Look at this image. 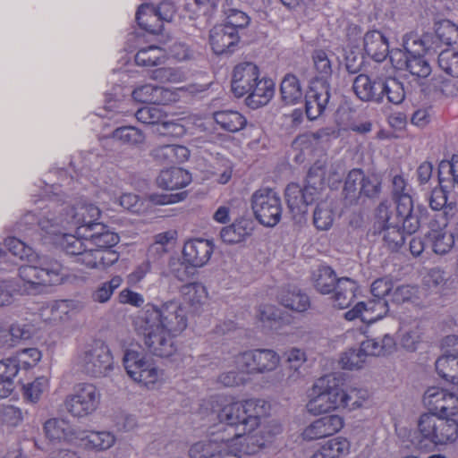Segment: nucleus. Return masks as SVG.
<instances>
[{
	"label": "nucleus",
	"mask_w": 458,
	"mask_h": 458,
	"mask_svg": "<svg viewBox=\"0 0 458 458\" xmlns=\"http://www.w3.org/2000/svg\"><path fill=\"white\" fill-rule=\"evenodd\" d=\"M312 394L314 396L307 403V409L313 414L346 408L345 391L339 387L338 380L333 375L318 379L314 385Z\"/></svg>",
	"instance_id": "obj_5"
},
{
	"label": "nucleus",
	"mask_w": 458,
	"mask_h": 458,
	"mask_svg": "<svg viewBox=\"0 0 458 458\" xmlns=\"http://www.w3.org/2000/svg\"><path fill=\"white\" fill-rule=\"evenodd\" d=\"M101 393L90 383H80L73 387L72 394L64 400L66 411L77 418L92 414L99 406Z\"/></svg>",
	"instance_id": "obj_9"
},
{
	"label": "nucleus",
	"mask_w": 458,
	"mask_h": 458,
	"mask_svg": "<svg viewBox=\"0 0 458 458\" xmlns=\"http://www.w3.org/2000/svg\"><path fill=\"white\" fill-rule=\"evenodd\" d=\"M308 96L323 106L326 110L330 104L331 87L328 81L326 80H312L310 88L306 93Z\"/></svg>",
	"instance_id": "obj_47"
},
{
	"label": "nucleus",
	"mask_w": 458,
	"mask_h": 458,
	"mask_svg": "<svg viewBox=\"0 0 458 458\" xmlns=\"http://www.w3.org/2000/svg\"><path fill=\"white\" fill-rule=\"evenodd\" d=\"M312 58L315 70L318 73L314 80L328 81L332 74V66L327 53L323 50H316L313 53Z\"/></svg>",
	"instance_id": "obj_58"
},
{
	"label": "nucleus",
	"mask_w": 458,
	"mask_h": 458,
	"mask_svg": "<svg viewBox=\"0 0 458 458\" xmlns=\"http://www.w3.org/2000/svg\"><path fill=\"white\" fill-rule=\"evenodd\" d=\"M421 340V330L419 325L409 327H403L400 334V344L407 351L413 352Z\"/></svg>",
	"instance_id": "obj_56"
},
{
	"label": "nucleus",
	"mask_w": 458,
	"mask_h": 458,
	"mask_svg": "<svg viewBox=\"0 0 458 458\" xmlns=\"http://www.w3.org/2000/svg\"><path fill=\"white\" fill-rule=\"evenodd\" d=\"M66 220V208H60L55 202L51 201L38 213L37 225L53 240L69 227Z\"/></svg>",
	"instance_id": "obj_13"
},
{
	"label": "nucleus",
	"mask_w": 458,
	"mask_h": 458,
	"mask_svg": "<svg viewBox=\"0 0 458 458\" xmlns=\"http://www.w3.org/2000/svg\"><path fill=\"white\" fill-rule=\"evenodd\" d=\"M439 184H448L450 189L458 188V155L450 160H443L438 165Z\"/></svg>",
	"instance_id": "obj_44"
},
{
	"label": "nucleus",
	"mask_w": 458,
	"mask_h": 458,
	"mask_svg": "<svg viewBox=\"0 0 458 458\" xmlns=\"http://www.w3.org/2000/svg\"><path fill=\"white\" fill-rule=\"evenodd\" d=\"M327 164V158L326 157L319 158L309 169L306 177L305 184L312 190V192H316L318 195H319L324 185Z\"/></svg>",
	"instance_id": "obj_45"
},
{
	"label": "nucleus",
	"mask_w": 458,
	"mask_h": 458,
	"mask_svg": "<svg viewBox=\"0 0 458 458\" xmlns=\"http://www.w3.org/2000/svg\"><path fill=\"white\" fill-rule=\"evenodd\" d=\"M163 93H167V91L161 87L146 84L136 88L132 91V98L140 103L157 104L162 101Z\"/></svg>",
	"instance_id": "obj_51"
},
{
	"label": "nucleus",
	"mask_w": 458,
	"mask_h": 458,
	"mask_svg": "<svg viewBox=\"0 0 458 458\" xmlns=\"http://www.w3.org/2000/svg\"><path fill=\"white\" fill-rule=\"evenodd\" d=\"M34 332L33 326L25 322L13 323L9 327V335L11 336L12 344L18 343L21 340L30 339Z\"/></svg>",
	"instance_id": "obj_63"
},
{
	"label": "nucleus",
	"mask_w": 458,
	"mask_h": 458,
	"mask_svg": "<svg viewBox=\"0 0 458 458\" xmlns=\"http://www.w3.org/2000/svg\"><path fill=\"white\" fill-rule=\"evenodd\" d=\"M272 80H258L253 85L246 98L247 105L251 108H258L267 105L272 98L275 88Z\"/></svg>",
	"instance_id": "obj_34"
},
{
	"label": "nucleus",
	"mask_w": 458,
	"mask_h": 458,
	"mask_svg": "<svg viewBox=\"0 0 458 458\" xmlns=\"http://www.w3.org/2000/svg\"><path fill=\"white\" fill-rule=\"evenodd\" d=\"M445 343L452 348L436 360V370L446 381L458 385V338L447 336Z\"/></svg>",
	"instance_id": "obj_16"
},
{
	"label": "nucleus",
	"mask_w": 458,
	"mask_h": 458,
	"mask_svg": "<svg viewBox=\"0 0 458 458\" xmlns=\"http://www.w3.org/2000/svg\"><path fill=\"white\" fill-rule=\"evenodd\" d=\"M389 310L388 301L385 299L372 298L367 302H358L344 317L347 320L360 318L363 322H374L382 318Z\"/></svg>",
	"instance_id": "obj_17"
},
{
	"label": "nucleus",
	"mask_w": 458,
	"mask_h": 458,
	"mask_svg": "<svg viewBox=\"0 0 458 458\" xmlns=\"http://www.w3.org/2000/svg\"><path fill=\"white\" fill-rule=\"evenodd\" d=\"M269 409V403L261 399L232 402L223 405L217 418L222 423L241 428L237 435H242L254 431Z\"/></svg>",
	"instance_id": "obj_2"
},
{
	"label": "nucleus",
	"mask_w": 458,
	"mask_h": 458,
	"mask_svg": "<svg viewBox=\"0 0 458 458\" xmlns=\"http://www.w3.org/2000/svg\"><path fill=\"white\" fill-rule=\"evenodd\" d=\"M239 39L237 31H233L232 27H226L224 24L215 26L210 30L209 43L216 55L233 52Z\"/></svg>",
	"instance_id": "obj_25"
},
{
	"label": "nucleus",
	"mask_w": 458,
	"mask_h": 458,
	"mask_svg": "<svg viewBox=\"0 0 458 458\" xmlns=\"http://www.w3.org/2000/svg\"><path fill=\"white\" fill-rule=\"evenodd\" d=\"M436 38L444 45L458 47V25L445 20L437 24Z\"/></svg>",
	"instance_id": "obj_52"
},
{
	"label": "nucleus",
	"mask_w": 458,
	"mask_h": 458,
	"mask_svg": "<svg viewBox=\"0 0 458 458\" xmlns=\"http://www.w3.org/2000/svg\"><path fill=\"white\" fill-rule=\"evenodd\" d=\"M450 190V185L440 184L439 188L431 191L428 205L432 210L437 212L433 218H445L449 221L457 213L456 201L449 200L448 198Z\"/></svg>",
	"instance_id": "obj_23"
},
{
	"label": "nucleus",
	"mask_w": 458,
	"mask_h": 458,
	"mask_svg": "<svg viewBox=\"0 0 458 458\" xmlns=\"http://www.w3.org/2000/svg\"><path fill=\"white\" fill-rule=\"evenodd\" d=\"M134 327L138 335L143 337L145 346L153 355L170 357L175 352L174 336L156 322H148V317L142 312L134 320Z\"/></svg>",
	"instance_id": "obj_6"
},
{
	"label": "nucleus",
	"mask_w": 458,
	"mask_h": 458,
	"mask_svg": "<svg viewBox=\"0 0 458 458\" xmlns=\"http://www.w3.org/2000/svg\"><path fill=\"white\" fill-rule=\"evenodd\" d=\"M142 313L148 317V322H156L174 336L187 327L185 310L176 301H167L159 307L148 304Z\"/></svg>",
	"instance_id": "obj_7"
},
{
	"label": "nucleus",
	"mask_w": 458,
	"mask_h": 458,
	"mask_svg": "<svg viewBox=\"0 0 458 458\" xmlns=\"http://www.w3.org/2000/svg\"><path fill=\"white\" fill-rule=\"evenodd\" d=\"M381 78L371 80L367 74H359L352 82V89L356 97L363 102L382 103L380 90Z\"/></svg>",
	"instance_id": "obj_26"
},
{
	"label": "nucleus",
	"mask_w": 458,
	"mask_h": 458,
	"mask_svg": "<svg viewBox=\"0 0 458 458\" xmlns=\"http://www.w3.org/2000/svg\"><path fill=\"white\" fill-rule=\"evenodd\" d=\"M278 300L284 307L297 312L307 310L310 305L309 296L297 287L283 288Z\"/></svg>",
	"instance_id": "obj_35"
},
{
	"label": "nucleus",
	"mask_w": 458,
	"mask_h": 458,
	"mask_svg": "<svg viewBox=\"0 0 458 458\" xmlns=\"http://www.w3.org/2000/svg\"><path fill=\"white\" fill-rule=\"evenodd\" d=\"M279 362V355L269 349L247 351L236 357L237 366L249 373L272 371L276 369Z\"/></svg>",
	"instance_id": "obj_12"
},
{
	"label": "nucleus",
	"mask_w": 458,
	"mask_h": 458,
	"mask_svg": "<svg viewBox=\"0 0 458 458\" xmlns=\"http://www.w3.org/2000/svg\"><path fill=\"white\" fill-rule=\"evenodd\" d=\"M66 208V225L69 228H76V233L88 232L92 225H98L96 221L100 216L99 208L94 204L80 203L74 207Z\"/></svg>",
	"instance_id": "obj_15"
},
{
	"label": "nucleus",
	"mask_w": 458,
	"mask_h": 458,
	"mask_svg": "<svg viewBox=\"0 0 458 458\" xmlns=\"http://www.w3.org/2000/svg\"><path fill=\"white\" fill-rule=\"evenodd\" d=\"M394 201L396 204L395 213H393L387 201H383L378 205L376 217L380 219V223L390 222L391 225H400V219L414 212L411 195H403L394 199Z\"/></svg>",
	"instance_id": "obj_20"
},
{
	"label": "nucleus",
	"mask_w": 458,
	"mask_h": 458,
	"mask_svg": "<svg viewBox=\"0 0 458 458\" xmlns=\"http://www.w3.org/2000/svg\"><path fill=\"white\" fill-rule=\"evenodd\" d=\"M259 72L252 63H242L233 69L232 79V90L237 98L246 95L252 89V85L259 80Z\"/></svg>",
	"instance_id": "obj_19"
},
{
	"label": "nucleus",
	"mask_w": 458,
	"mask_h": 458,
	"mask_svg": "<svg viewBox=\"0 0 458 458\" xmlns=\"http://www.w3.org/2000/svg\"><path fill=\"white\" fill-rule=\"evenodd\" d=\"M53 242L59 245L68 255L77 258L85 250V248L89 247L88 241L78 233L76 236L65 233L64 231L55 239H53Z\"/></svg>",
	"instance_id": "obj_43"
},
{
	"label": "nucleus",
	"mask_w": 458,
	"mask_h": 458,
	"mask_svg": "<svg viewBox=\"0 0 458 458\" xmlns=\"http://www.w3.org/2000/svg\"><path fill=\"white\" fill-rule=\"evenodd\" d=\"M318 198V195L312 192V190L306 184L301 188L297 183H290L285 189V199L289 208L293 211L305 212L307 206Z\"/></svg>",
	"instance_id": "obj_28"
},
{
	"label": "nucleus",
	"mask_w": 458,
	"mask_h": 458,
	"mask_svg": "<svg viewBox=\"0 0 458 458\" xmlns=\"http://www.w3.org/2000/svg\"><path fill=\"white\" fill-rule=\"evenodd\" d=\"M422 438L434 445H445L458 437V423L452 419H443L435 413L422 414L418 422Z\"/></svg>",
	"instance_id": "obj_8"
},
{
	"label": "nucleus",
	"mask_w": 458,
	"mask_h": 458,
	"mask_svg": "<svg viewBox=\"0 0 458 458\" xmlns=\"http://www.w3.org/2000/svg\"><path fill=\"white\" fill-rule=\"evenodd\" d=\"M165 60V53L162 48L149 46L141 48L135 55V63L139 66H157Z\"/></svg>",
	"instance_id": "obj_49"
},
{
	"label": "nucleus",
	"mask_w": 458,
	"mask_h": 458,
	"mask_svg": "<svg viewBox=\"0 0 458 458\" xmlns=\"http://www.w3.org/2000/svg\"><path fill=\"white\" fill-rule=\"evenodd\" d=\"M423 403L435 414L452 416L458 412V397L442 388L429 387L424 394Z\"/></svg>",
	"instance_id": "obj_14"
},
{
	"label": "nucleus",
	"mask_w": 458,
	"mask_h": 458,
	"mask_svg": "<svg viewBox=\"0 0 458 458\" xmlns=\"http://www.w3.org/2000/svg\"><path fill=\"white\" fill-rule=\"evenodd\" d=\"M215 122L225 131L237 132L247 124V119L239 112L233 110L217 111L213 114Z\"/></svg>",
	"instance_id": "obj_39"
},
{
	"label": "nucleus",
	"mask_w": 458,
	"mask_h": 458,
	"mask_svg": "<svg viewBox=\"0 0 458 458\" xmlns=\"http://www.w3.org/2000/svg\"><path fill=\"white\" fill-rule=\"evenodd\" d=\"M247 433L246 441L248 445L253 446L252 453L264 448L267 444L271 443L273 437L281 433V426L273 423L271 425L262 426L257 432Z\"/></svg>",
	"instance_id": "obj_41"
},
{
	"label": "nucleus",
	"mask_w": 458,
	"mask_h": 458,
	"mask_svg": "<svg viewBox=\"0 0 458 458\" xmlns=\"http://www.w3.org/2000/svg\"><path fill=\"white\" fill-rule=\"evenodd\" d=\"M357 283L349 277H341L337 280L331 297L335 307L345 309L352 302L356 291Z\"/></svg>",
	"instance_id": "obj_32"
},
{
	"label": "nucleus",
	"mask_w": 458,
	"mask_h": 458,
	"mask_svg": "<svg viewBox=\"0 0 458 458\" xmlns=\"http://www.w3.org/2000/svg\"><path fill=\"white\" fill-rule=\"evenodd\" d=\"M47 387L48 378L44 376L38 377L33 382L23 386V396L27 401L36 403Z\"/></svg>",
	"instance_id": "obj_55"
},
{
	"label": "nucleus",
	"mask_w": 458,
	"mask_h": 458,
	"mask_svg": "<svg viewBox=\"0 0 458 458\" xmlns=\"http://www.w3.org/2000/svg\"><path fill=\"white\" fill-rule=\"evenodd\" d=\"M283 100L286 104H294L302 96L300 81L293 74H286L280 85Z\"/></svg>",
	"instance_id": "obj_48"
},
{
	"label": "nucleus",
	"mask_w": 458,
	"mask_h": 458,
	"mask_svg": "<svg viewBox=\"0 0 458 458\" xmlns=\"http://www.w3.org/2000/svg\"><path fill=\"white\" fill-rule=\"evenodd\" d=\"M135 116L138 121L147 124H158L166 117L165 114L158 106H144L140 108Z\"/></svg>",
	"instance_id": "obj_59"
},
{
	"label": "nucleus",
	"mask_w": 458,
	"mask_h": 458,
	"mask_svg": "<svg viewBox=\"0 0 458 458\" xmlns=\"http://www.w3.org/2000/svg\"><path fill=\"white\" fill-rule=\"evenodd\" d=\"M361 188V196L367 198H377L381 191V180L376 174L367 175L363 173Z\"/></svg>",
	"instance_id": "obj_61"
},
{
	"label": "nucleus",
	"mask_w": 458,
	"mask_h": 458,
	"mask_svg": "<svg viewBox=\"0 0 458 458\" xmlns=\"http://www.w3.org/2000/svg\"><path fill=\"white\" fill-rule=\"evenodd\" d=\"M44 433L50 441H65L77 443L79 428H72L70 424L61 419H49L44 423Z\"/></svg>",
	"instance_id": "obj_30"
},
{
	"label": "nucleus",
	"mask_w": 458,
	"mask_h": 458,
	"mask_svg": "<svg viewBox=\"0 0 458 458\" xmlns=\"http://www.w3.org/2000/svg\"><path fill=\"white\" fill-rule=\"evenodd\" d=\"M20 359L17 356L0 360V377L13 381L20 370Z\"/></svg>",
	"instance_id": "obj_64"
},
{
	"label": "nucleus",
	"mask_w": 458,
	"mask_h": 458,
	"mask_svg": "<svg viewBox=\"0 0 458 458\" xmlns=\"http://www.w3.org/2000/svg\"><path fill=\"white\" fill-rule=\"evenodd\" d=\"M252 232V223L248 219H241L229 226L224 227L220 232L221 239L228 244H236L243 242Z\"/></svg>",
	"instance_id": "obj_37"
},
{
	"label": "nucleus",
	"mask_w": 458,
	"mask_h": 458,
	"mask_svg": "<svg viewBox=\"0 0 458 458\" xmlns=\"http://www.w3.org/2000/svg\"><path fill=\"white\" fill-rule=\"evenodd\" d=\"M363 50L374 61L382 62L389 54L388 40L380 30H369L363 36Z\"/></svg>",
	"instance_id": "obj_27"
},
{
	"label": "nucleus",
	"mask_w": 458,
	"mask_h": 458,
	"mask_svg": "<svg viewBox=\"0 0 458 458\" xmlns=\"http://www.w3.org/2000/svg\"><path fill=\"white\" fill-rule=\"evenodd\" d=\"M344 426V420L339 415H327L314 420L303 431L305 440L312 441L337 433Z\"/></svg>",
	"instance_id": "obj_22"
},
{
	"label": "nucleus",
	"mask_w": 458,
	"mask_h": 458,
	"mask_svg": "<svg viewBox=\"0 0 458 458\" xmlns=\"http://www.w3.org/2000/svg\"><path fill=\"white\" fill-rule=\"evenodd\" d=\"M380 90L382 91V102L386 97L388 102L399 105L405 98L403 84L395 78L382 79Z\"/></svg>",
	"instance_id": "obj_46"
},
{
	"label": "nucleus",
	"mask_w": 458,
	"mask_h": 458,
	"mask_svg": "<svg viewBox=\"0 0 458 458\" xmlns=\"http://www.w3.org/2000/svg\"><path fill=\"white\" fill-rule=\"evenodd\" d=\"M448 223L445 218H431L428 223L427 238L436 254H446L454 244V235L445 231Z\"/></svg>",
	"instance_id": "obj_18"
},
{
	"label": "nucleus",
	"mask_w": 458,
	"mask_h": 458,
	"mask_svg": "<svg viewBox=\"0 0 458 458\" xmlns=\"http://www.w3.org/2000/svg\"><path fill=\"white\" fill-rule=\"evenodd\" d=\"M367 356L369 355L362 351V344H360L358 349H350L345 352L340 359V363L343 369H358L362 367Z\"/></svg>",
	"instance_id": "obj_53"
},
{
	"label": "nucleus",
	"mask_w": 458,
	"mask_h": 458,
	"mask_svg": "<svg viewBox=\"0 0 458 458\" xmlns=\"http://www.w3.org/2000/svg\"><path fill=\"white\" fill-rule=\"evenodd\" d=\"M251 208L256 219L265 226L273 227L281 219L282 201L271 189L257 191L252 195Z\"/></svg>",
	"instance_id": "obj_11"
},
{
	"label": "nucleus",
	"mask_w": 458,
	"mask_h": 458,
	"mask_svg": "<svg viewBox=\"0 0 458 458\" xmlns=\"http://www.w3.org/2000/svg\"><path fill=\"white\" fill-rule=\"evenodd\" d=\"M431 36L425 34L422 38L409 36L404 39L403 50L395 49L390 54L393 66L401 71H407L416 78H427L431 73V66L423 56L429 50Z\"/></svg>",
	"instance_id": "obj_3"
},
{
	"label": "nucleus",
	"mask_w": 458,
	"mask_h": 458,
	"mask_svg": "<svg viewBox=\"0 0 458 458\" xmlns=\"http://www.w3.org/2000/svg\"><path fill=\"white\" fill-rule=\"evenodd\" d=\"M79 235L97 249H112L119 242V236L101 223L92 225L88 232H80Z\"/></svg>",
	"instance_id": "obj_29"
},
{
	"label": "nucleus",
	"mask_w": 458,
	"mask_h": 458,
	"mask_svg": "<svg viewBox=\"0 0 458 458\" xmlns=\"http://www.w3.org/2000/svg\"><path fill=\"white\" fill-rule=\"evenodd\" d=\"M136 21L140 28L152 33L161 32L163 23L156 14V7L149 4H141L136 13Z\"/></svg>",
	"instance_id": "obj_42"
},
{
	"label": "nucleus",
	"mask_w": 458,
	"mask_h": 458,
	"mask_svg": "<svg viewBox=\"0 0 458 458\" xmlns=\"http://www.w3.org/2000/svg\"><path fill=\"white\" fill-rule=\"evenodd\" d=\"M75 364L86 376L101 378L113 371L114 358L107 344L101 340H94L78 352Z\"/></svg>",
	"instance_id": "obj_4"
},
{
	"label": "nucleus",
	"mask_w": 458,
	"mask_h": 458,
	"mask_svg": "<svg viewBox=\"0 0 458 458\" xmlns=\"http://www.w3.org/2000/svg\"><path fill=\"white\" fill-rule=\"evenodd\" d=\"M77 443L84 449L95 452H103L110 449L115 443V437L109 431H88L79 429Z\"/></svg>",
	"instance_id": "obj_24"
},
{
	"label": "nucleus",
	"mask_w": 458,
	"mask_h": 458,
	"mask_svg": "<svg viewBox=\"0 0 458 458\" xmlns=\"http://www.w3.org/2000/svg\"><path fill=\"white\" fill-rule=\"evenodd\" d=\"M95 269H105L115 263L119 259V254L112 249H97L94 252Z\"/></svg>",
	"instance_id": "obj_62"
},
{
	"label": "nucleus",
	"mask_w": 458,
	"mask_h": 458,
	"mask_svg": "<svg viewBox=\"0 0 458 458\" xmlns=\"http://www.w3.org/2000/svg\"><path fill=\"white\" fill-rule=\"evenodd\" d=\"M123 361L129 377L148 388L153 386L163 377V371L140 352L127 350Z\"/></svg>",
	"instance_id": "obj_10"
},
{
	"label": "nucleus",
	"mask_w": 458,
	"mask_h": 458,
	"mask_svg": "<svg viewBox=\"0 0 458 458\" xmlns=\"http://www.w3.org/2000/svg\"><path fill=\"white\" fill-rule=\"evenodd\" d=\"M4 246L10 260L17 257L27 260L30 264L19 268V276L23 281L25 289L30 293L41 292L42 287L60 284L64 277V267L56 259L47 256H40L34 250L15 237H9L4 241Z\"/></svg>",
	"instance_id": "obj_1"
},
{
	"label": "nucleus",
	"mask_w": 458,
	"mask_h": 458,
	"mask_svg": "<svg viewBox=\"0 0 458 458\" xmlns=\"http://www.w3.org/2000/svg\"><path fill=\"white\" fill-rule=\"evenodd\" d=\"M438 65L447 74L458 78V52L445 49L438 55Z\"/></svg>",
	"instance_id": "obj_57"
},
{
	"label": "nucleus",
	"mask_w": 458,
	"mask_h": 458,
	"mask_svg": "<svg viewBox=\"0 0 458 458\" xmlns=\"http://www.w3.org/2000/svg\"><path fill=\"white\" fill-rule=\"evenodd\" d=\"M334 221V215L327 202H320L314 210L313 223L318 230H327Z\"/></svg>",
	"instance_id": "obj_54"
},
{
	"label": "nucleus",
	"mask_w": 458,
	"mask_h": 458,
	"mask_svg": "<svg viewBox=\"0 0 458 458\" xmlns=\"http://www.w3.org/2000/svg\"><path fill=\"white\" fill-rule=\"evenodd\" d=\"M362 351L369 356H384L392 353L395 350L394 338L388 333L382 336L367 338L362 343Z\"/></svg>",
	"instance_id": "obj_36"
},
{
	"label": "nucleus",
	"mask_w": 458,
	"mask_h": 458,
	"mask_svg": "<svg viewBox=\"0 0 458 458\" xmlns=\"http://www.w3.org/2000/svg\"><path fill=\"white\" fill-rule=\"evenodd\" d=\"M363 173L361 169H352L348 173L343 189L346 205L355 204L361 197V191L359 188H361Z\"/></svg>",
	"instance_id": "obj_40"
},
{
	"label": "nucleus",
	"mask_w": 458,
	"mask_h": 458,
	"mask_svg": "<svg viewBox=\"0 0 458 458\" xmlns=\"http://www.w3.org/2000/svg\"><path fill=\"white\" fill-rule=\"evenodd\" d=\"M191 181V174L186 170L179 167L163 170L157 178V185L168 191L183 188L187 186Z\"/></svg>",
	"instance_id": "obj_33"
},
{
	"label": "nucleus",
	"mask_w": 458,
	"mask_h": 458,
	"mask_svg": "<svg viewBox=\"0 0 458 458\" xmlns=\"http://www.w3.org/2000/svg\"><path fill=\"white\" fill-rule=\"evenodd\" d=\"M122 281V278L116 276L110 281L101 284L93 293V300L99 303L106 302L111 298L114 291L121 285Z\"/></svg>",
	"instance_id": "obj_60"
},
{
	"label": "nucleus",
	"mask_w": 458,
	"mask_h": 458,
	"mask_svg": "<svg viewBox=\"0 0 458 458\" xmlns=\"http://www.w3.org/2000/svg\"><path fill=\"white\" fill-rule=\"evenodd\" d=\"M312 282L315 289L321 294L332 293L339 278L335 272L327 266H320L312 272Z\"/></svg>",
	"instance_id": "obj_38"
},
{
	"label": "nucleus",
	"mask_w": 458,
	"mask_h": 458,
	"mask_svg": "<svg viewBox=\"0 0 458 458\" xmlns=\"http://www.w3.org/2000/svg\"><path fill=\"white\" fill-rule=\"evenodd\" d=\"M214 250L211 241L192 239L185 242L182 254L185 261L193 267H201L210 259Z\"/></svg>",
	"instance_id": "obj_21"
},
{
	"label": "nucleus",
	"mask_w": 458,
	"mask_h": 458,
	"mask_svg": "<svg viewBox=\"0 0 458 458\" xmlns=\"http://www.w3.org/2000/svg\"><path fill=\"white\" fill-rule=\"evenodd\" d=\"M373 233L382 235L385 246L391 251H398L405 241L400 225H391L390 222L380 223L377 217L373 225Z\"/></svg>",
	"instance_id": "obj_31"
},
{
	"label": "nucleus",
	"mask_w": 458,
	"mask_h": 458,
	"mask_svg": "<svg viewBox=\"0 0 458 458\" xmlns=\"http://www.w3.org/2000/svg\"><path fill=\"white\" fill-rule=\"evenodd\" d=\"M112 138L122 144L129 146H140L145 140L143 132L133 126H123L116 128L112 132Z\"/></svg>",
	"instance_id": "obj_50"
}]
</instances>
